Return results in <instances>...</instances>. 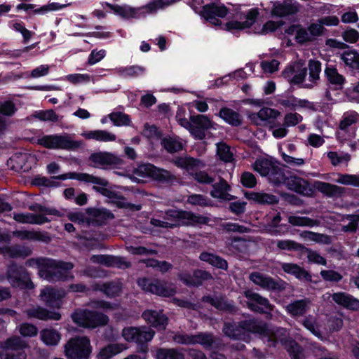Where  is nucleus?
<instances>
[{"label": "nucleus", "instance_id": "nucleus-59", "mask_svg": "<svg viewBox=\"0 0 359 359\" xmlns=\"http://www.w3.org/2000/svg\"><path fill=\"white\" fill-rule=\"evenodd\" d=\"M194 279L196 284L194 287H198L202 285L204 281L212 279V276L207 271L197 269L194 271Z\"/></svg>", "mask_w": 359, "mask_h": 359}, {"label": "nucleus", "instance_id": "nucleus-51", "mask_svg": "<svg viewBox=\"0 0 359 359\" xmlns=\"http://www.w3.org/2000/svg\"><path fill=\"white\" fill-rule=\"evenodd\" d=\"M311 302L309 298L293 302V316H303L310 309Z\"/></svg>", "mask_w": 359, "mask_h": 359}, {"label": "nucleus", "instance_id": "nucleus-6", "mask_svg": "<svg viewBox=\"0 0 359 359\" xmlns=\"http://www.w3.org/2000/svg\"><path fill=\"white\" fill-rule=\"evenodd\" d=\"M174 163L179 168L186 169L198 183L212 184L215 179L204 170H197L205 168V163L199 159L192 157H178L174 160Z\"/></svg>", "mask_w": 359, "mask_h": 359}, {"label": "nucleus", "instance_id": "nucleus-60", "mask_svg": "<svg viewBox=\"0 0 359 359\" xmlns=\"http://www.w3.org/2000/svg\"><path fill=\"white\" fill-rule=\"evenodd\" d=\"M319 224L320 222L317 219H313L307 217L293 216V226L312 227Z\"/></svg>", "mask_w": 359, "mask_h": 359}, {"label": "nucleus", "instance_id": "nucleus-62", "mask_svg": "<svg viewBox=\"0 0 359 359\" xmlns=\"http://www.w3.org/2000/svg\"><path fill=\"white\" fill-rule=\"evenodd\" d=\"M19 332L23 337H32L37 335L38 328L32 324L25 323L20 325Z\"/></svg>", "mask_w": 359, "mask_h": 359}, {"label": "nucleus", "instance_id": "nucleus-54", "mask_svg": "<svg viewBox=\"0 0 359 359\" xmlns=\"http://www.w3.org/2000/svg\"><path fill=\"white\" fill-rule=\"evenodd\" d=\"M220 226L223 230L229 233H250L251 231L249 227L233 222H224L221 224Z\"/></svg>", "mask_w": 359, "mask_h": 359}, {"label": "nucleus", "instance_id": "nucleus-16", "mask_svg": "<svg viewBox=\"0 0 359 359\" xmlns=\"http://www.w3.org/2000/svg\"><path fill=\"white\" fill-rule=\"evenodd\" d=\"M106 6L115 14L124 19L139 18L148 15L145 5L133 8L128 5L119 6L106 3Z\"/></svg>", "mask_w": 359, "mask_h": 359}, {"label": "nucleus", "instance_id": "nucleus-20", "mask_svg": "<svg viewBox=\"0 0 359 359\" xmlns=\"http://www.w3.org/2000/svg\"><path fill=\"white\" fill-rule=\"evenodd\" d=\"M65 295V292L63 290H56L51 287H46L41 290L39 297L46 306L60 309L61 306V299Z\"/></svg>", "mask_w": 359, "mask_h": 359}, {"label": "nucleus", "instance_id": "nucleus-41", "mask_svg": "<svg viewBox=\"0 0 359 359\" xmlns=\"http://www.w3.org/2000/svg\"><path fill=\"white\" fill-rule=\"evenodd\" d=\"M203 302H208L218 310L233 311L234 306L222 298L205 296L202 298Z\"/></svg>", "mask_w": 359, "mask_h": 359}, {"label": "nucleus", "instance_id": "nucleus-9", "mask_svg": "<svg viewBox=\"0 0 359 359\" xmlns=\"http://www.w3.org/2000/svg\"><path fill=\"white\" fill-rule=\"evenodd\" d=\"M92 346L86 336L71 338L65 345V355L67 359H88Z\"/></svg>", "mask_w": 359, "mask_h": 359}, {"label": "nucleus", "instance_id": "nucleus-13", "mask_svg": "<svg viewBox=\"0 0 359 359\" xmlns=\"http://www.w3.org/2000/svg\"><path fill=\"white\" fill-rule=\"evenodd\" d=\"M29 346L20 337L14 336L4 341V347L0 352L1 359H26L27 353L25 348Z\"/></svg>", "mask_w": 359, "mask_h": 359}, {"label": "nucleus", "instance_id": "nucleus-35", "mask_svg": "<svg viewBox=\"0 0 359 359\" xmlns=\"http://www.w3.org/2000/svg\"><path fill=\"white\" fill-rule=\"evenodd\" d=\"M219 116L225 122L233 126H238L242 123V117L241 114L230 108H222L219 110Z\"/></svg>", "mask_w": 359, "mask_h": 359}, {"label": "nucleus", "instance_id": "nucleus-24", "mask_svg": "<svg viewBox=\"0 0 359 359\" xmlns=\"http://www.w3.org/2000/svg\"><path fill=\"white\" fill-rule=\"evenodd\" d=\"M316 189L329 198H340L346 193V188L336 184L317 181L315 182Z\"/></svg>", "mask_w": 359, "mask_h": 359}, {"label": "nucleus", "instance_id": "nucleus-38", "mask_svg": "<svg viewBox=\"0 0 359 359\" xmlns=\"http://www.w3.org/2000/svg\"><path fill=\"white\" fill-rule=\"evenodd\" d=\"M245 197L252 201L259 204H274L277 202V198L272 194L259 192H248Z\"/></svg>", "mask_w": 359, "mask_h": 359}, {"label": "nucleus", "instance_id": "nucleus-40", "mask_svg": "<svg viewBox=\"0 0 359 359\" xmlns=\"http://www.w3.org/2000/svg\"><path fill=\"white\" fill-rule=\"evenodd\" d=\"M230 189L229 185L224 180L221 179L218 183L212 185L210 194L213 198L219 199H229L228 191Z\"/></svg>", "mask_w": 359, "mask_h": 359}, {"label": "nucleus", "instance_id": "nucleus-48", "mask_svg": "<svg viewBox=\"0 0 359 359\" xmlns=\"http://www.w3.org/2000/svg\"><path fill=\"white\" fill-rule=\"evenodd\" d=\"M300 236L306 240L312 241L318 243L329 244L331 243L330 236L322 233L304 231L300 233Z\"/></svg>", "mask_w": 359, "mask_h": 359}, {"label": "nucleus", "instance_id": "nucleus-57", "mask_svg": "<svg viewBox=\"0 0 359 359\" xmlns=\"http://www.w3.org/2000/svg\"><path fill=\"white\" fill-rule=\"evenodd\" d=\"M359 121L358 113L353 111L344 114L343 119L340 121L339 128L342 130H346L351 125L356 123Z\"/></svg>", "mask_w": 359, "mask_h": 359}, {"label": "nucleus", "instance_id": "nucleus-23", "mask_svg": "<svg viewBox=\"0 0 359 359\" xmlns=\"http://www.w3.org/2000/svg\"><path fill=\"white\" fill-rule=\"evenodd\" d=\"M142 316L147 323L158 329H165L168 321L162 311L147 310L142 313Z\"/></svg>", "mask_w": 359, "mask_h": 359}, {"label": "nucleus", "instance_id": "nucleus-12", "mask_svg": "<svg viewBox=\"0 0 359 359\" xmlns=\"http://www.w3.org/2000/svg\"><path fill=\"white\" fill-rule=\"evenodd\" d=\"M6 278L13 287L32 290L34 285L28 271L22 266L12 263L8 266Z\"/></svg>", "mask_w": 359, "mask_h": 359}, {"label": "nucleus", "instance_id": "nucleus-17", "mask_svg": "<svg viewBox=\"0 0 359 359\" xmlns=\"http://www.w3.org/2000/svg\"><path fill=\"white\" fill-rule=\"evenodd\" d=\"M139 170L141 173L161 182H169L175 180V175L170 171L158 168L150 163L140 166Z\"/></svg>", "mask_w": 359, "mask_h": 359}, {"label": "nucleus", "instance_id": "nucleus-27", "mask_svg": "<svg viewBox=\"0 0 359 359\" xmlns=\"http://www.w3.org/2000/svg\"><path fill=\"white\" fill-rule=\"evenodd\" d=\"M332 300L337 304L349 310L359 309V299L346 292H336L332 295Z\"/></svg>", "mask_w": 359, "mask_h": 359}, {"label": "nucleus", "instance_id": "nucleus-34", "mask_svg": "<svg viewBox=\"0 0 359 359\" xmlns=\"http://www.w3.org/2000/svg\"><path fill=\"white\" fill-rule=\"evenodd\" d=\"M276 163L267 158H259L252 165L253 169L262 176H267L269 178Z\"/></svg>", "mask_w": 359, "mask_h": 359}, {"label": "nucleus", "instance_id": "nucleus-46", "mask_svg": "<svg viewBox=\"0 0 359 359\" xmlns=\"http://www.w3.org/2000/svg\"><path fill=\"white\" fill-rule=\"evenodd\" d=\"M328 159L334 166H337L341 164L348 165V162L351 161V156L348 153L339 154L337 151H329L327 154Z\"/></svg>", "mask_w": 359, "mask_h": 359}, {"label": "nucleus", "instance_id": "nucleus-36", "mask_svg": "<svg viewBox=\"0 0 359 359\" xmlns=\"http://www.w3.org/2000/svg\"><path fill=\"white\" fill-rule=\"evenodd\" d=\"M40 339L47 346H56L61 339V334L55 329L46 328L40 332Z\"/></svg>", "mask_w": 359, "mask_h": 359}, {"label": "nucleus", "instance_id": "nucleus-3", "mask_svg": "<svg viewBox=\"0 0 359 359\" xmlns=\"http://www.w3.org/2000/svg\"><path fill=\"white\" fill-rule=\"evenodd\" d=\"M29 210L35 212L36 214L29 212H14L13 217V219L16 222L22 224L41 225L50 221V219L47 217L48 215H53L56 217L62 216V214L55 208L43 206L38 203L29 205Z\"/></svg>", "mask_w": 359, "mask_h": 359}, {"label": "nucleus", "instance_id": "nucleus-42", "mask_svg": "<svg viewBox=\"0 0 359 359\" xmlns=\"http://www.w3.org/2000/svg\"><path fill=\"white\" fill-rule=\"evenodd\" d=\"M294 170V169H293ZM293 191L303 196H309L312 193V189L306 180L298 177L293 173Z\"/></svg>", "mask_w": 359, "mask_h": 359}, {"label": "nucleus", "instance_id": "nucleus-45", "mask_svg": "<svg viewBox=\"0 0 359 359\" xmlns=\"http://www.w3.org/2000/svg\"><path fill=\"white\" fill-rule=\"evenodd\" d=\"M215 343V337L209 332H199L194 334V344H201L205 348H210Z\"/></svg>", "mask_w": 359, "mask_h": 359}, {"label": "nucleus", "instance_id": "nucleus-7", "mask_svg": "<svg viewBox=\"0 0 359 359\" xmlns=\"http://www.w3.org/2000/svg\"><path fill=\"white\" fill-rule=\"evenodd\" d=\"M72 319L78 326L88 329L104 326L109 323L107 316L88 309H80L75 311L72 314Z\"/></svg>", "mask_w": 359, "mask_h": 359}, {"label": "nucleus", "instance_id": "nucleus-50", "mask_svg": "<svg viewBox=\"0 0 359 359\" xmlns=\"http://www.w3.org/2000/svg\"><path fill=\"white\" fill-rule=\"evenodd\" d=\"M337 178L335 182L344 184L351 185L359 187V175L337 173Z\"/></svg>", "mask_w": 359, "mask_h": 359}, {"label": "nucleus", "instance_id": "nucleus-32", "mask_svg": "<svg viewBox=\"0 0 359 359\" xmlns=\"http://www.w3.org/2000/svg\"><path fill=\"white\" fill-rule=\"evenodd\" d=\"M270 13L275 17H285L292 13V1L283 0L272 1Z\"/></svg>", "mask_w": 359, "mask_h": 359}, {"label": "nucleus", "instance_id": "nucleus-52", "mask_svg": "<svg viewBox=\"0 0 359 359\" xmlns=\"http://www.w3.org/2000/svg\"><path fill=\"white\" fill-rule=\"evenodd\" d=\"M296 71L293 76V84H301L307 74V69L304 61H299L293 65V72Z\"/></svg>", "mask_w": 359, "mask_h": 359}, {"label": "nucleus", "instance_id": "nucleus-8", "mask_svg": "<svg viewBox=\"0 0 359 359\" xmlns=\"http://www.w3.org/2000/svg\"><path fill=\"white\" fill-rule=\"evenodd\" d=\"M155 332L146 327H128L122 330V336L128 342H135L139 346V351L146 353L148 351V342L151 341Z\"/></svg>", "mask_w": 359, "mask_h": 359}, {"label": "nucleus", "instance_id": "nucleus-21", "mask_svg": "<svg viewBox=\"0 0 359 359\" xmlns=\"http://www.w3.org/2000/svg\"><path fill=\"white\" fill-rule=\"evenodd\" d=\"M259 15V9L257 8L250 9L243 18H240L243 21H231L226 24L228 30L243 29L250 27L255 22Z\"/></svg>", "mask_w": 359, "mask_h": 359}, {"label": "nucleus", "instance_id": "nucleus-10", "mask_svg": "<svg viewBox=\"0 0 359 359\" xmlns=\"http://www.w3.org/2000/svg\"><path fill=\"white\" fill-rule=\"evenodd\" d=\"M39 144L47 149L75 150L82 146L81 141L74 140L69 135H44L38 139Z\"/></svg>", "mask_w": 359, "mask_h": 359}, {"label": "nucleus", "instance_id": "nucleus-18", "mask_svg": "<svg viewBox=\"0 0 359 359\" xmlns=\"http://www.w3.org/2000/svg\"><path fill=\"white\" fill-rule=\"evenodd\" d=\"M280 115V112L276 109L263 107L257 114L252 115V120L257 125H269L271 128H273L276 126V119Z\"/></svg>", "mask_w": 359, "mask_h": 359}, {"label": "nucleus", "instance_id": "nucleus-11", "mask_svg": "<svg viewBox=\"0 0 359 359\" xmlns=\"http://www.w3.org/2000/svg\"><path fill=\"white\" fill-rule=\"evenodd\" d=\"M137 284L144 291L163 297H172L177 292L175 284L159 279L142 278Z\"/></svg>", "mask_w": 359, "mask_h": 359}, {"label": "nucleus", "instance_id": "nucleus-37", "mask_svg": "<svg viewBox=\"0 0 359 359\" xmlns=\"http://www.w3.org/2000/svg\"><path fill=\"white\" fill-rule=\"evenodd\" d=\"M199 258L201 261L205 262L217 268L223 270H226L228 269L227 262L218 255L203 252L201 253Z\"/></svg>", "mask_w": 359, "mask_h": 359}, {"label": "nucleus", "instance_id": "nucleus-22", "mask_svg": "<svg viewBox=\"0 0 359 359\" xmlns=\"http://www.w3.org/2000/svg\"><path fill=\"white\" fill-rule=\"evenodd\" d=\"M89 161L96 168L105 165H116L121 163V159L118 156L106 151L92 154L89 157Z\"/></svg>", "mask_w": 359, "mask_h": 359}, {"label": "nucleus", "instance_id": "nucleus-4", "mask_svg": "<svg viewBox=\"0 0 359 359\" xmlns=\"http://www.w3.org/2000/svg\"><path fill=\"white\" fill-rule=\"evenodd\" d=\"M54 179L65 180L67 178L74 179L80 182H83L87 184H93V189L102 194L104 196H106L109 198H113L115 197L116 194L111 191L107 188L109 183L108 180L104 177H98L93 175H90L88 173H82V172H69L67 174H63L58 175L57 177H54Z\"/></svg>", "mask_w": 359, "mask_h": 359}, {"label": "nucleus", "instance_id": "nucleus-53", "mask_svg": "<svg viewBox=\"0 0 359 359\" xmlns=\"http://www.w3.org/2000/svg\"><path fill=\"white\" fill-rule=\"evenodd\" d=\"M163 147L170 153L177 152L182 149V143L175 137H165L162 140Z\"/></svg>", "mask_w": 359, "mask_h": 359}, {"label": "nucleus", "instance_id": "nucleus-19", "mask_svg": "<svg viewBox=\"0 0 359 359\" xmlns=\"http://www.w3.org/2000/svg\"><path fill=\"white\" fill-rule=\"evenodd\" d=\"M271 182L278 186H284L288 190L292 189V174L285 166L280 167L277 163L269 178Z\"/></svg>", "mask_w": 359, "mask_h": 359}, {"label": "nucleus", "instance_id": "nucleus-64", "mask_svg": "<svg viewBox=\"0 0 359 359\" xmlns=\"http://www.w3.org/2000/svg\"><path fill=\"white\" fill-rule=\"evenodd\" d=\"M35 117L43 121H50L56 122L59 120L58 116L52 109L39 111L35 114Z\"/></svg>", "mask_w": 359, "mask_h": 359}, {"label": "nucleus", "instance_id": "nucleus-2", "mask_svg": "<svg viewBox=\"0 0 359 359\" xmlns=\"http://www.w3.org/2000/svg\"><path fill=\"white\" fill-rule=\"evenodd\" d=\"M242 327L252 333L258 334L269 346H276L280 344L285 348L289 355H292V341L290 333L282 327H270L265 323L255 320H248L242 323Z\"/></svg>", "mask_w": 359, "mask_h": 359}, {"label": "nucleus", "instance_id": "nucleus-1", "mask_svg": "<svg viewBox=\"0 0 359 359\" xmlns=\"http://www.w3.org/2000/svg\"><path fill=\"white\" fill-rule=\"evenodd\" d=\"M210 218L192 212L177 209H169L150 219V224L162 229H175L182 226L206 224Z\"/></svg>", "mask_w": 359, "mask_h": 359}, {"label": "nucleus", "instance_id": "nucleus-61", "mask_svg": "<svg viewBox=\"0 0 359 359\" xmlns=\"http://www.w3.org/2000/svg\"><path fill=\"white\" fill-rule=\"evenodd\" d=\"M292 123V114H287L285 117V121L283 123V127H280L278 128H275L273 130L272 133L273 135L276 138H281L285 137L287 133V130L285 128L286 127H289Z\"/></svg>", "mask_w": 359, "mask_h": 359}, {"label": "nucleus", "instance_id": "nucleus-47", "mask_svg": "<svg viewBox=\"0 0 359 359\" xmlns=\"http://www.w3.org/2000/svg\"><path fill=\"white\" fill-rule=\"evenodd\" d=\"M325 73L328 81L332 85L341 86L345 82V78L344 76L340 74L334 67H326Z\"/></svg>", "mask_w": 359, "mask_h": 359}, {"label": "nucleus", "instance_id": "nucleus-5", "mask_svg": "<svg viewBox=\"0 0 359 359\" xmlns=\"http://www.w3.org/2000/svg\"><path fill=\"white\" fill-rule=\"evenodd\" d=\"M73 267L74 265L71 262L48 259L45 270L41 271V278L50 282L72 280L74 278L71 272Z\"/></svg>", "mask_w": 359, "mask_h": 359}, {"label": "nucleus", "instance_id": "nucleus-63", "mask_svg": "<svg viewBox=\"0 0 359 359\" xmlns=\"http://www.w3.org/2000/svg\"><path fill=\"white\" fill-rule=\"evenodd\" d=\"M320 274L325 281L328 282L338 283L343 278L341 273L334 270H322Z\"/></svg>", "mask_w": 359, "mask_h": 359}, {"label": "nucleus", "instance_id": "nucleus-58", "mask_svg": "<svg viewBox=\"0 0 359 359\" xmlns=\"http://www.w3.org/2000/svg\"><path fill=\"white\" fill-rule=\"evenodd\" d=\"M293 276L304 283L311 282L312 277L309 271L297 264H293Z\"/></svg>", "mask_w": 359, "mask_h": 359}, {"label": "nucleus", "instance_id": "nucleus-33", "mask_svg": "<svg viewBox=\"0 0 359 359\" xmlns=\"http://www.w3.org/2000/svg\"><path fill=\"white\" fill-rule=\"evenodd\" d=\"M293 250H300L304 255H306L308 260L311 263L323 266L327 264L326 259L321 256L318 252L309 249L299 243L293 242Z\"/></svg>", "mask_w": 359, "mask_h": 359}, {"label": "nucleus", "instance_id": "nucleus-28", "mask_svg": "<svg viewBox=\"0 0 359 359\" xmlns=\"http://www.w3.org/2000/svg\"><path fill=\"white\" fill-rule=\"evenodd\" d=\"M92 290L94 291H102L109 297H114L121 292V283L118 281H112L106 283H94L92 285Z\"/></svg>", "mask_w": 359, "mask_h": 359}, {"label": "nucleus", "instance_id": "nucleus-39", "mask_svg": "<svg viewBox=\"0 0 359 359\" xmlns=\"http://www.w3.org/2000/svg\"><path fill=\"white\" fill-rule=\"evenodd\" d=\"M2 252L11 258H25L32 254V250L25 246L14 245L4 248Z\"/></svg>", "mask_w": 359, "mask_h": 359}, {"label": "nucleus", "instance_id": "nucleus-44", "mask_svg": "<svg viewBox=\"0 0 359 359\" xmlns=\"http://www.w3.org/2000/svg\"><path fill=\"white\" fill-rule=\"evenodd\" d=\"M341 60L352 69H359V53L355 50H346L340 55Z\"/></svg>", "mask_w": 359, "mask_h": 359}, {"label": "nucleus", "instance_id": "nucleus-43", "mask_svg": "<svg viewBox=\"0 0 359 359\" xmlns=\"http://www.w3.org/2000/svg\"><path fill=\"white\" fill-rule=\"evenodd\" d=\"M126 348L123 344H112L102 348L99 352V359H109L112 356L121 353Z\"/></svg>", "mask_w": 359, "mask_h": 359}, {"label": "nucleus", "instance_id": "nucleus-56", "mask_svg": "<svg viewBox=\"0 0 359 359\" xmlns=\"http://www.w3.org/2000/svg\"><path fill=\"white\" fill-rule=\"evenodd\" d=\"M109 119L116 126H129V116L122 112H113L109 114Z\"/></svg>", "mask_w": 359, "mask_h": 359}, {"label": "nucleus", "instance_id": "nucleus-25", "mask_svg": "<svg viewBox=\"0 0 359 359\" xmlns=\"http://www.w3.org/2000/svg\"><path fill=\"white\" fill-rule=\"evenodd\" d=\"M25 312L27 315L28 318H37L41 320H59L61 318L60 313L50 311L45 308L39 306L27 309Z\"/></svg>", "mask_w": 359, "mask_h": 359}, {"label": "nucleus", "instance_id": "nucleus-30", "mask_svg": "<svg viewBox=\"0 0 359 359\" xmlns=\"http://www.w3.org/2000/svg\"><path fill=\"white\" fill-rule=\"evenodd\" d=\"M250 279L255 285L266 290H276L278 287V283L273 278L266 276L259 272H252L250 275Z\"/></svg>", "mask_w": 359, "mask_h": 359}, {"label": "nucleus", "instance_id": "nucleus-14", "mask_svg": "<svg viewBox=\"0 0 359 359\" xmlns=\"http://www.w3.org/2000/svg\"><path fill=\"white\" fill-rule=\"evenodd\" d=\"M244 296L247 298V307L252 311L266 313L273 309V306L269 303V300L258 293L252 290H246L244 292Z\"/></svg>", "mask_w": 359, "mask_h": 359}, {"label": "nucleus", "instance_id": "nucleus-26", "mask_svg": "<svg viewBox=\"0 0 359 359\" xmlns=\"http://www.w3.org/2000/svg\"><path fill=\"white\" fill-rule=\"evenodd\" d=\"M13 235L21 240L37 241L45 243L51 241V237L43 231L19 230L13 231Z\"/></svg>", "mask_w": 359, "mask_h": 359}, {"label": "nucleus", "instance_id": "nucleus-29", "mask_svg": "<svg viewBox=\"0 0 359 359\" xmlns=\"http://www.w3.org/2000/svg\"><path fill=\"white\" fill-rule=\"evenodd\" d=\"M227 13L228 9L224 5L217 6L215 4H210L203 6L202 15L208 20H215L218 22L219 20H216L215 18H224Z\"/></svg>", "mask_w": 359, "mask_h": 359}, {"label": "nucleus", "instance_id": "nucleus-55", "mask_svg": "<svg viewBox=\"0 0 359 359\" xmlns=\"http://www.w3.org/2000/svg\"><path fill=\"white\" fill-rule=\"evenodd\" d=\"M217 154L224 162H231L233 160V154L230 150V147L225 143L220 142L217 144Z\"/></svg>", "mask_w": 359, "mask_h": 359}, {"label": "nucleus", "instance_id": "nucleus-15", "mask_svg": "<svg viewBox=\"0 0 359 359\" xmlns=\"http://www.w3.org/2000/svg\"><path fill=\"white\" fill-rule=\"evenodd\" d=\"M192 127L191 135L196 140H202L205 137V130L212 128L214 123L205 115H196L191 116Z\"/></svg>", "mask_w": 359, "mask_h": 359}, {"label": "nucleus", "instance_id": "nucleus-31", "mask_svg": "<svg viewBox=\"0 0 359 359\" xmlns=\"http://www.w3.org/2000/svg\"><path fill=\"white\" fill-rule=\"evenodd\" d=\"M81 135L86 140H94L98 142H114L116 135L105 130H95L83 133Z\"/></svg>", "mask_w": 359, "mask_h": 359}, {"label": "nucleus", "instance_id": "nucleus-49", "mask_svg": "<svg viewBox=\"0 0 359 359\" xmlns=\"http://www.w3.org/2000/svg\"><path fill=\"white\" fill-rule=\"evenodd\" d=\"M156 359H184V355L173 348H158L156 353Z\"/></svg>", "mask_w": 359, "mask_h": 359}]
</instances>
